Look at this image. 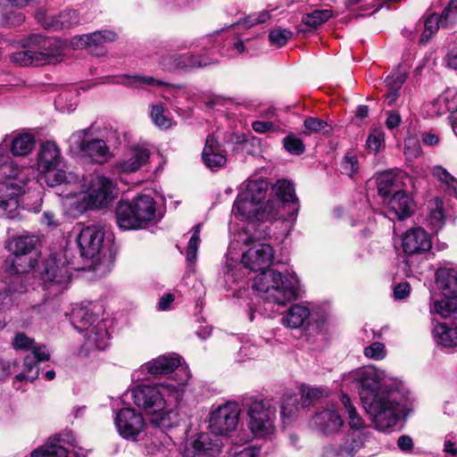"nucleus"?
Listing matches in <instances>:
<instances>
[{
	"instance_id": "obj_28",
	"label": "nucleus",
	"mask_w": 457,
	"mask_h": 457,
	"mask_svg": "<svg viewBox=\"0 0 457 457\" xmlns=\"http://www.w3.org/2000/svg\"><path fill=\"white\" fill-rule=\"evenodd\" d=\"M116 38L117 34L112 30H99L74 37L71 45L75 48H97L105 43L114 42Z\"/></svg>"
},
{
	"instance_id": "obj_44",
	"label": "nucleus",
	"mask_w": 457,
	"mask_h": 457,
	"mask_svg": "<svg viewBox=\"0 0 457 457\" xmlns=\"http://www.w3.org/2000/svg\"><path fill=\"white\" fill-rule=\"evenodd\" d=\"M433 175L445 185L448 195L457 196V179L445 169L436 166L433 169Z\"/></svg>"
},
{
	"instance_id": "obj_45",
	"label": "nucleus",
	"mask_w": 457,
	"mask_h": 457,
	"mask_svg": "<svg viewBox=\"0 0 457 457\" xmlns=\"http://www.w3.org/2000/svg\"><path fill=\"white\" fill-rule=\"evenodd\" d=\"M332 17L331 10H315L312 12L303 15L302 21L311 28H317Z\"/></svg>"
},
{
	"instance_id": "obj_36",
	"label": "nucleus",
	"mask_w": 457,
	"mask_h": 457,
	"mask_svg": "<svg viewBox=\"0 0 457 457\" xmlns=\"http://www.w3.org/2000/svg\"><path fill=\"white\" fill-rule=\"evenodd\" d=\"M311 312L308 307L303 304H294L291 306L284 318L283 324L291 328H299L309 323Z\"/></svg>"
},
{
	"instance_id": "obj_62",
	"label": "nucleus",
	"mask_w": 457,
	"mask_h": 457,
	"mask_svg": "<svg viewBox=\"0 0 457 457\" xmlns=\"http://www.w3.org/2000/svg\"><path fill=\"white\" fill-rule=\"evenodd\" d=\"M253 129L257 133L276 131L277 126L271 121L256 120L252 123Z\"/></svg>"
},
{
	"instance_id": "obj_7",
	"label": "nucleus",
	"mask_w": 457,
	"mask_h": 457,
	"mask_svg": "<svg viewBox=\"0 0 457 457\" xmlns=\"http://www.w3.org/2000/svg\"><path fill=\"white\" fill-rule=\"evenodd\" d=\"M243 407L247 415V426L256 437H264L274 432L276 408L270 400L254 396L245 397Z\"/></svg>"
},
{
	"instance_id": "obj_31",
	"label": "nucleus",
	"mask_w": 457,
	"mask_h": 457,
	"mask_svg": "<svg viewBox=\"0 0 457 457\" xmlns=\"http://www.w3.org/2000/svg\"><path fill=\"white\" fill-rule=\"evenodd\" d=\"M115 217L117 225L123 230L142 228L131 202L120 200L115 209Z\"/></svg>"
},
{
	"instance_id": "obj_56",
	"label": "nucleus",
	"mask_w": 457,
	"mask_h": 457,
	"mask_svg": "<svg viewBox=\"0 0 457 457\" xmlns=\"http://www.w3.org/2000/svg\"><path fill=\"white\" fill-rule=\"evenodd\" d=\"M297 411V398L295 395H289L283 399L281 404V416L283 419L292 417Z\"/></svg>"
},
{
	"instance_id": "obj_11",
	"label": "nucleus",
	"mask_w": 457,
	"mask_h": 457,
	"mask_svg": "<svg viewBox=\"0 0 457 457\" xmlns=\"http://www.w3.org/2000/svg\"><path fill=\"white\" fill-rule=\"evenodd\" d=\"M90 129H85L71 134L68 140L71 151L81 154L97 163L106 162L111 154L105 141L90 138Z\"/></svg>"
},
{
	"instance_id": "obj_53",
	"label": "nucleus",
	"mask_w": 457,
	"mask_h": 457,
	"mask_svg": "<svg viewBox=\"0 0 457 457\" xmlns=\"http://www.w3.org/2000/svg\"><path fill=\"white\" fill-rule=\"evenodd\" d=\"M260 449L252 446L233 445L228 453L229 457H259Z\"/></svg>"
},
{
	"instance_id": "obj_48",
	"label": "nucleus",
	"mask_w": 457,
	"mask_h": 457,
	"mask_svg": "<svg viewBox=\"0 0 457 457\" xmlns=\"http://www.w3.org/2000/svg\"><path fill=\"white\" fill-rule=\"evenodd\" d=\"M425 29L424 31L420 35V41L423 44H426L429 41L431 37L438 30L441 26V21L438 19V16L436 14H432L425 21Z\"/></svg>"
},
{
	"instance_id": "obj_2",
	"label": "nucleus",
	"mask_w": 457,
	"mask_h": 457,
	"mask_svg": "<svg viewBox=\"0 0 457 457\" xmlns=\"http://www.w3.org/2000/svg\"><path fill=\"white\" fill-rule=\"evenodd\" d=\"M273 257L274 252L270 245L258 244L242 255V263L245 269L260 271L252 287L265 302L286 305L297 298L299 280L294 272L281 273L268 269Z\"/></svg>"
},
{
	"instance_id": "obj_23",
	"label": "nucleus",
	"mask_w": 457,
	"mask_h": 457,
	"mask_svg": "<svg viewBox=\"0 0 457 457\" xmlns=\"http://www.w3.org/2000/svg\"><path fill=\"white\" fill-rule=\"evenodd\" d=\"M220 449V439L212 438L208 434L203 433L185 449V457H216Z\"/></svg>"
},
{
	"instance_id": "obj_21",
	"label": "nucleus",
	"mask_w": 457,
	"mask_h": 457,
	"mask_svg": "<svg viewBox=\"0 0 457 457\" xmlns=\"http://www.w3.org/2000/svg\"><path fill=\"white\" fill-rule=\"evenodd\" d=\"M104 242L103 232L95 226H88L80 230L77 244L80 255L87 259L94 258L100 251Z\"/></svg>"
},
{
	"instance_id": "obj_15",
	"label": "nucleus",
	"mask_w": 457,
	"mask_h": 457,
	"mask_svg": "<svg viewBox=\"0 0 457 457\" xmlns=\"http://www.w3.org/2000/svg\"><path fill=\"white\" fill-rule=\"evenodd\" d=\"M70 279L69 268L63 262L60 263L54 256L51 255L44 262L41 270L42 286L51 295L62 294L67 288Z\"/></svg>"
},
{
	"instance_id": "obj_29",
	"label": "nucleus",
	"mask_w": 457,
	"mask_h": 457,
	"mask_svg": "<svg viewBox=\"0 0 457 457\" xmlns=\"http://www.w3.org/2000/svg\"><path fill=\"white\" fill-rule=\"evenodd\" d=\"M402 172L400 170H385L376 177L378 193L383 198L384 202L395 191L401 190Z\"/></svg>"
},
{
	"instance_id": "obj_42",
	"label": "nucleus",
	"mask_w": 457,
	"mask_h": 457,
	"mask_svg": "<svg viewBox=\"0 0 457 457\" xmlns=\"http://www.w3.org/2000/svg\"><path fill=\"white\" fill-rule=\"evenodd\" d=\"M10 61L20 67L40 65L33 48H23V50L11 54Z\"/></svg>"
},
{
	"instance_id": "obj_49",
	"label": "nucleus",
	"mask_w": 457,
	"mask_h": 457,
	"mask_svg": "<svg viewBox=\"0 0 457 457\" xmlns=\"http://www.w3.org/2000/svg\"><path fill=\"white\" fill-rule=\"evenodd\" d=\"M438 19L441 21V27L452 26L457 21V0H451Z\"/></svg>"
},
{
	"instance_id": "obj_37",
	"label": "nucleus",
	"mask_w": 457,
	"mask_h": 457,
	"mask_svg": "<svg viewBox=\"0 0 457 457\" xmlns=\"http://www.w3.org/2000/svg\"><path fill=\"white\" fill-rule=\"evenodd\" d=\"M37 242L38 237L35 235H21L10 240L6 247L18 257L31 253Z\"/></svg>"
},
{
	"instance_id": "obj_16",
	"label": "nucleus",
	"mask_w": 457,
	"mask_h": 457,
	"mask_svg": "<svg viewBox=\"0 0 457 457\" xmlns=\"http://www.w3.org/2000/svg\"><path fill=\"white\" fill-rule=\"evenodd\" d=\"M278 202H266L261 205L251 199H245L239 193L235 201L233 212L240 220H271L278 216Z\"/></svg>"
},
{
	"instance_id": "obj_9",
	"label": "nucleus",
	"mask_w": 457,
	"mask_h": 457,
	"mask_svg": "<svg viewBox=\"0 0 457 457\" xmlns=\"http://www.w3.org/2000/svg\"><path fill=\"white\" fill-rule=\"evenodd\" d=\"M116 196V184L104 176L95 178L87 192L79 193L71 203L76 213L82 214L89 208L107 206Z\"/></svg>"
},
{
	"instance_id": "obj_19",
	"label": "nucleus",
	"mask_w": 457,
	"mask_h": 457,
	"mask_svg": "<svg viewBox=\"0 0 457 457\" xmlns=\"http://www.w3.org/2000/svg\"><path fill=\"white\" fill-rule=\"evenodd\" d=\"M37 21L46 30L59 31L70 29L81 23V16L77 10L68 9L57 14L49 15L44 9H39L35 13Z\"/></svg>"
},
{
	"instance_id": "obj_5",
	"label": "nucleus",
	"mask_w": 457,
	"mask_h": 457,
	"mask_svg": "<svg viewBox=\"0 0 457 457\" xmlns=\"http://www.w3.org/2000/svg\"><path fill=\"white\" fill-rule=\"evenodd\" d=\"M71 321L75 329L83 333L84 344L80 355L87 356L91 351L104 350L110 345L108 321L96 316L87 307L73 308Z\"/></svg>"
},
{
	"instance_id": "obj_33",
	"label": "nucleus",
	"mask_w": 457,
	"mask_h": 457,
	"mask_svg": "<svg viewBox=\"0 0 457 457\" xmlns=\"http://www.w3.org/2000/svg\"><path fill=\"white\" fill-rule=\"evenodd\" d=\"M180 365V358L177 355H161L144 364L143 368L149 374L159 376L173 372Z\"/></svg>"
},
{
	"instance_id": "obj_20",
	"label": "nucleus",
	"mask_w": 457,
	"mask_h": 457,
	"mask_svg": "<svg viewBox=\"0 0 457 457\" xmlns=\"http://www.w3.org/2000/svg\"><path fill=\"white\" fill-rule=\"evenodd\" d=\"M214 62L208 61L201 55H194L190 54H163L159 61L162 70L166 71H176L179 70L202 68Z\"/></svg>"
},
{
	"instance_id": "obj_4",
	"label": "nucleus",
	"mask_w": 457,
	"mask_h": 457,
	"mask_svg": "<svg viewBox=\"0 0 457 457\" xmlns=\"http://www.w3.org/2000/svg\"><path fill=\"white\" fill-rule=\"evenodd\" d=\"M6 138L0 144V218L15 219L18 214V197L33 170L29 167H19L10 157Z\"/></svg>"
},
{
	"instance_id": "obj_6",
	"label": "nucleus",
	"mask_w": 457,
	"mask_h": 457,
	"mask_svg": "<svg viewBox=\"0 0 457 457\" xmlns=\"http://www.w3.org/2000/svg\"><path fill=\"white\" fill-rule=\"evenodd\" d=\"M62 160L60 148L54 142L46 141L41 144L37 154V169L47 186L53 187L62 184L79 183L76 174L58 168Z\"/></svg>"
},
{
	"instance_id": "obj_1",
	"label": "nucleus",
	"mask_w": 457,
	"mask_h": 457,
	"mask_svg": "<svg viewBox=\"0 0 457 457\" xmlns=\"http://www.w3.org/2000/svg\"><path fill=\"white\" fill-rule=\"evenodd\" d=\"M353 378L359 383L363 408L379 431L395 427L407 409V398L396 381L381 382L377 370L364 368L355 370Z\"/></svg>"
},
{
	"instance_id": "obj_61",
	"label": "nucleus",
	"mask_w": 457,
	"mask_h": 457,
	"mask_svg": "<svg viewBox=\"0 0 457 457\" xmlns=\"http://www.w3.org/2000/svg\"><path fill=\"white\" fill-rule=\"evenodd\" d=\"M322 392L319 388L305 387L303 389L302 397L303 405H309L313 400L321 397Z\"/></svg>"
},
{
	"instance_id": "obj_18",
	"label": "nucleus",
	"mask_w": 457,
	"mask_h": 457,
	"mask_svg": "<svg viewBox=\"0 0 457 457\" xmlns=\"http://www.w3.org/2000/svg\"><path fill=\"white\" fill-rule=\"evenodd\" d=\"M114 424L122 438L132 441H136L146 428L142 413L131 407L120 409L115 415Z\"/></svg>"
},
{
	"instance_id": "obj_14",
	"label": "nucleus",
	"mask_w": 457,
	"mask_h": 457,
	"mask_svg": "<svg viewBox=\"0 0 457 457\" xmlns=\"http://www.w3.org/2000/svg\"><path fill=\"white\" fill-rule=\"evenodd\" d=\"M74 440L71 431H64L50 437L31 457H86L83 449L73 445Z\"/></svg>"
},
{
	"instance_id": "obj_41",
	"label": "nucleus",
	"mask_w": 457,
	"mask_h": 457,
	"mask_svg": "<svg viewBox=\"0 0 457 457\" xmlns=\"http://www.w3.org/2000/svg\"><path fill=\"white\" fill-rule=\"evenodd\" d=\"M122 83L129 87L145 88V87H159L166 85L165 82L157 79L152 76L145 75H126L123 77Z\"/></svg>"
},
{
	"instance_id": "obj_32",
	"label": "nucleus",
	"mask_w": 457,
	"mask_h": 457,
	"mask_svg": "<svg viewBox=\"0 0 457 457\" xmlns=\"http://www.w3.org/2000/svg\"><path fill=\"white\" fill-rule=\"evenodd\" d=\"M361 446V441L354 436H348L338 445H328L323 448L324 457H353Z\"/></svg>"
},
{
	"instance_id": "obj_58",
	"label": "nucleus",
	"mask_w": 457,
	"mask_h": 457,
	"mask_svg": "<svg viewBox=\"0 0 457 457\" xmlns=\"http://www.w3.org/2000/svg\"><path fill=\"white\" fill-rule=\"evenodd\" d=\"M343 169L346 173H348L351 177L354 173L358 171V161L355 154L352 153H347L343 160Z\"/></svg>"
},
{
	"instance_id": "obj_35",
	"label": "nucleus",
	"mask_w": 457,
	"mask_h": 457,
	"mask_svg": "<svg viewBox=\"0 0 457 457\" xmlns=\"http://www.w3.org/2000/svg\"><path fill=\"white\" fill-rule=\"evenodd\" d=\"M133 203L137 217L144 228L149 221L155 217V203L151 195H141L137 196Z\"/></svg>"
},
{
	"instance_id": "obj_43",
	"label": "nucleus",
	"mask_w": 457,
	"mask_h": 457,
	"mask_svg": "<svg viewBox=\"0 0 457 457\" xmlns=\"http://www.w3.org/2000/svg\"><path fill=\"white\" fill-rule=\"evenodd\" d=\"M341 403L348 414V424L351 429L360 430L364 428V420L356 411L355 407L352 403L350 397L342 394Z\"/></svg>"
},
{
	"instance_id": "obj_30",
	"label": "nucleus",
	"mask_w": 457,
	"mask_h": 457,
	"mask_svg": "<svg viewBox=\"0 0 457 457\" xmlns=\"http://www.w3.org/2000/svg\"><path fill=\"white\" fill-rule=\"evenodd\" d=\"M386 202H387L389 212L399 220L410 217L412 213L413 200L404 190L395 191Z\"/></svg>"
},
{
	"instance_id": "obj_63",
	"label": "nucleus",
	"mask_w": 457,
	"mask_h": 457,
	"mask_svg": "<svg viewBox=\"0 0 457 457\" xmlns=\"http://www.w3.org/2000/svg\"><path fill=\"white\" fill-rule=\"evenodd\" d=\"M411 292V287L408 283H399L394 287V296L395 299L402 300L406 298Z\"/></svg>"
},
{
	"instance_id": "obj_27",
	"label": "nucleus",
	"mask_w": 457,
	"mask_h": 457,
	"mask_svg": "<svg viewBox=\"0 0 457 457\" xmlns=\"http://www.w3.org/2000/svg\"><path fill=\"white\" fill-rule=\"evenodd\" d=\"M271 189L277 199H269L267 202H278V209L285 204H291L293 205L291 217L295 216L299 210V200L295 195L294 183L286 179H278Z\"/></svg>"
},
{
	"instance_id": "obj_22",
	"label": "nucleus",
	"mask_w": 457,
	"mask_h": 457,
	"mask_svg": "<svg viewBox=\"0 0 457 457\" xmlns=\"http://www.w3.org/2000/svg\"><path fill=\"white\" fill-rule=\"evenodd\" d=\"M149 149L137 145L123 158L118 160L113 166V171L117 173H133L145 165L150 159Z\"/></svg>"
},
{
	"instance_id": "obj_34",
	"label": "nucleus",
	"mask_w": 457,
	"mask_h": 457,
	"mask_svg": "<svg viewBox=\"0 0 457 457\" xmlns=\"http://www.w3.org/2000/svg\"><path fill=\"white\" fill-rule=\"evenodd\" d=\"M269 183L264 179H248L241 185L240 192L245 199H251L261 205H265L263 200L267 196Z\"/></svg>"
},
{
	"instance_id": "obj_25",
	"label": "nucleus",
	"mask_w": 457,
	"mask_h": 457,
	"mask_svg": "<svg viewBox=\"0 0 457 457\" xmlns=\"http://www.w3.org/2000/svg\"><path fill=\"white\" fill-rule=\"evenodd\" d=\"M431 240L425 229H409L402 238V247L406 254H420L431 248Z\"/></svg>"
},
{
	"instance_id": "obj_64",
	"label": "nucleus",
	"mask_w": 457,
	"mask_h": 457,
	"mask_svg": "<svg viewBox=\"0 0 457 457\" xmlns=\"http://www.w3.org/2000/svg\"><path fill=\"white\" fill-rule=\"evenodd\" d=\"M445 62L449 68L457 71V46L449 50L445 56Z\"/></svg>"
},
{
	"instance_id": "obj_57",
	"label": "nucleus",
	"mask_w": 457,
	"mask_h": 457,
	"mask_svg": "<svg viewBox=\"0 0 457 457\" xmlns=\"http://www.w3.org/2000/svg\"><path fill=\"white\" fill-rule=\"evenodd\" d=\"M383 141L384 132L380 129H374L368 137L366 145L370 151L377 153Z\"/></svg>"
},
{
	"instance_id": "obj_3",
	"label": "nucleus",
	"mask_w": 457,
	"mask_h": 457,
	"mask_svg": "<svg viewBox=\"0 0 457 457\" xmlns=\"http://www.w3.org/2000/svg\"><path fill=\"white\" fill-rule=\"evenodd\" d=\"M188 378V373L183 371V378L175 384L166 381L153 386H137L132 390L134 403L148 415H154L152 421L157 426L171 428L177 422V412L173 410L165 411L167 402L170 397L177 400L181 395L182 386Z\"/></svg>"
},
{
	"instance_id": "obj_8",
	"label": "nucleus",
	"mask_w": 457,
	"mask_h": 457,
	"mask_svg": "<svg viewBox=\"0 0 457 457\" xmlns=\"http://www.w3.org/2000/svg\"><path fill=\"white\" fill-rule=\"evenodd\" d=\"M435 277L436 284L445 298L435 301L431 312L444 319L457 320V269L440 267Z\"/></svg>"
},
{
	"instance_id": "obj_24",
	"label": "nucleus",
	"mask_w": 457,
	"mask_h": 457,
	"mask_svg": "<svg viewBox=\"0 0 457 457\" xmlns=\"http://www.w3.org/2000/svg\"><path fill=\"white\" fill-rule=\"evenodd\" d=\"M202 159L204 165L213 171L223 168L227 163L226 152L221 149L218 137L213 134L206 137Z\"/></svg>"
},
{
	"instance_id": "obj_38",
	"label": "nucleus",
	"mask_w": 457,
	"mask_h": 457,
	"mask_svg": "<svg viewBox=\"0 0 457 457\" xmlns=\"http://www.w3.org/2000/svg\"><path fill=\"white\" fill-rule=\"evenodd\" d=\"M433 337L438 345L454 347L457 345V325L450 328L445 323H437L434 327Z\"/></svg>"
},
{
	"instance_id": "obj_17",
	"label": "nucleus",
	"mask_w": 457,
	"mask_h": 457,
	"mask_svg": "<svg viewBox=\"0 0 457 457\" xmlns=\"http://www.w3.org/2000/svg\"><path fill=\"white\" fill-rule=\"evenodd\" d=\"M240 408L235 402H227L213 410L209 419V429L215 436H227L236 430Z\"/></svg>"
},
{
	"instance_id": "obj_10",
	"label": "nucleus",
	"mask_w": 457,
	"mask_h": 457,
	"mask_svg": "<svg viewBox=\"0 0 457 457\" xmlns=\"http://www.w3.org/2000/svg\"><path fill=\"white\" fill-rule=\"evenodd\" d=\"M12 345L15 350H32L31 353L24 358V371L17 374L14 379L16 381L29 380L33 382L39 374L38 363L48 361L50 358L48 351L46 346L34 345V339L22 332L14 336Z\"/></svg>"
},
{
	"instance_id": "obj_60",
	"label": "nucleus",
	"mask_w": 457,
	"mask_h": 457,
	"mask_svg": "<svg viewBox=\"0 0 457 457\" xmlns=\"http://www.w3.org/2000/svg\"><path fill=\"white\" fill-rule=\"evenodd\" d=\"M5 23L11 27H18L25 21V16L21 12L12 11L4 15Z\"/></svg>"
},
{
	"instance_id": "obj_12",
	"label": "nucleus",
	"mask_w": 457,
	"mask_h": 457,
	"mask_svg": "<svg viewBox=\"0 0 457 457\" xmlns=\"http://www.w3.org/2000/svg\"><path fill=\"white\" fill-rule=\"evenodd\" d=\"M26 269H19L13 262L12 267L0 276V316L13 304V296L27 291Z\"/></svg>"
},
{
	"instance_id": "obj_51",
	"label": "nucleus",
	"mask_w": 457,
	"mask_h": 457,
	"mask_svg": "<svg viewBox=\"0 0 457 457\" xmlns=\"http://www.w3.org/2000/svg\"><path fill=\"white\" fill-rule=\"evenodd\" d=\"M292 35L289 29L278 28L270 32L269 39L272 45L281 47L287 43Z\"/></svg>"
},
{
	"instance_id": "obj_46",
	"label": "nucleus",
	"mask_w": 457,
	"mask_h": 457,
	"mask_svg": "<svg viewBox=\"0 0 457 457\" xmlns=\"http://www.w3.org/2000/svg\"><path fill=\"white\" fill-rule=\"evenodd\" d=\"M200 230L201 224H197L194 227L193 234L190 237L187 244L186 258L187 261L191 264L195 263L197 258V250L200 244Z\"/></svg>"
},
{
	"instance_id": "obj_50",
	"label": "nucleus",
	"mask_w": 457,
	"mask_h": 457,
	"mask_svg": "<svg viewBox=\"0 0 457 457\" xmlns=\"http://www.w3.org/2000/svg\"><path fill=\"white\" fill-rule=\"evenodd\" d=\"M304 127L312 132H322L324 134H329L332 130V127L327 121L314 117H308L304 120Z\"/></svg>"
},
{
	"instance_id": "obj_59",
	"label": "nucleus",
	"mask_w": 457,
	"mask_h": 457,
	"mask_svg": "<svg viewBox=\"0 0 457 457\" xmlns=\"http://www.w3.org/2000/svg\"><path fill=\"white\" fill-rule=\"evenodd\" d=\"M270 19V12H266V11H262L261 12L249 15L245 20V25L246 27H253V26L260 24V23H264L267 21H269Z\"/></svg>"
},
{
	"instance_id": "obj_52",
	"label": "nucleus",
	"mask_w": 457,
	"mask_h": 457,
	"mask_svg": "<svg viewBox=\"0 0 457 457\" xmlns=\"http://www.w3.org/2000/svg\"><path fill=\"white\" fill-rule=\"evenodd\" d=\"M407 78V71L398 68L394 71L391 75L387 76L385 79V84L388 88L400 89Z\"/></svg>"
},
{
	"instance_id": "obj_39",
	"label": "nucleus",
	"mask_w": 457,
	"mask_h": 457,
	"mask_svg": "<svg viewBox=\"0 0 457 457\" xmlns=\"http://www.w3.org/2000/svg\"><path fill=\"white\" fill-rule=\"evenodd\" d=\"M34 146V137L29 134H19L11 141V152L14 156H26Z\"/></svg>"
},
{
	"instance_id": "obj_40",
	"label": "nucleus",
	"mask_w": 457,
	"mask_h": 457,
	"mask_svg": "<svg viewBox=\"0 0 457 457\" xmlns=\"http://www.w3.org/2000/svg\"><path fill=\"white\" fill-rule=\"evenodd\" d=\"M427 220L435 231L443 228L445 216L444 203L441 198L436 197L429 203V213Z\"/></svg>"
},
{
	"instance_id": "obj_54",
	"label": "nucleus",
	"mask_w": 457,
	"mask_h": 457,
	"mask_svg": "<svg viewBox=\"0 0 457 457\" xmlns=\"http://www.w3.org/2000/svg\"><path fill=\"white\" fill-rule=\"evenodd\" d=\"M364 354L366 357L370 359L382 360L386 354L385 345L380 342H374L370 345L365 347Z\"/></svg>"
},
{
	"instance_id": "obj_26",
	"label": "nucleus",
	"mask_w": 457,
	"mask_h": 457,
	"mask_svg": "<svg viewBox=\"0 0 457 457\" xmlns=\"http://www.w3.org/2000/svg\"><path fill=\"white\" fill-rule=\"evenodd\" d=\"M312 425L326 436H333L344 427V420L337 410L325 409L312 418Z\"/></svg>"
},
{
	"instance_id": "obj_55",
	"label": "nucleus",
	"mask_w": 457,
	"mask_h": 457,
	"mask_svg": "<svg viewBox=\"0 0 457 457\" xmlns=\"http://www.w3.org/2000/svg\"><path fill=\"white\" fill-rule=\"evenodd\" d=\"M285 149L292 154H301L304 151L303 141L295 136H287L284 138Z\"/></svg>"
},
{
	"instance_id": "obj_13",
	"label": "nucleus",
	"mask_w": 457,
	"mask_h": 457,
	"mask_svg": "<svg viewBox=\"0 0 457 457\" xmlns=\"http://www.w3.org/2000/svg\"><path fill=\"white\" fill-rule=\"evenodd\" d=\"M22 48H33L39 64L55 63L61 60L64 44L56 37L33 34L21 41Z\"/></svg>"
},
{
	"instance_id": "obj_47",
	"label": "nucleus",
	"mask_w": 457,
	"mask_h": 457,
	"mask_svg": "<svg viewBox=\"0 0 457 457\" xmlns=\"http://www.w3.org/2000/svg\"><path fill=\"white\" fill-rule=\"evenodd\" d=\"M165 110L162 104H154L151 109V119L160 129H169L171 127V120L165 115Z\"/></svg>"
}]
</instances>
